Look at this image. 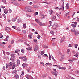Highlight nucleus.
<instances>
[{
  "label": "nucleus",
  "instance_id": "obj_1",
  "mask_svg": "<svg viewBox=\"0 0 79 79\" xmlns=\"http://www.w3.org/2000/svg\"><path fill=\"white\" fill-rule=\"evenodd\" d=\"M9 66L10 67H12V69H13L16 67V63L15 62L13 63L12 62H10L9 64Z\"/></svg>",
  "mask_w": 79,
  "mask_h": 79
},
{
  "label": "nucleus",
  "instance_id": "obj_2",
  "mask_svg": "<svg viewBox=\"0 0 79 79\" xmlns=\"http://www.w3.org/2000/svg\"><path fill=\"white\" fill-rule=\"evenodd\" d=\"M53 71H54V72L53 71H52L51 72V73H52L53 74H54V75H55V76L56 77L58 76V72L56 71V69H53Z\"/></svg>",
  "mask_w": 79,
  "mask_h": 79
},
{
  "label": "nucleus",
  "instance_id": "obj_3",
  "mask_svg": "<svg viewBox=\"0 0 79 79\" xmlns=\"http://www.w3.org/2000/svg\"><path fill=\"white\" fill-rule=\"evenodd\" d=\"M10 60H11L13 62V61H15V56H14V54H12L11 55Z\"/></svg>",
  "mask_w": 79,
  "mask_h": 79
},
{
  "label": "nucleus",
  "instance_id": "obj_4",
  "mask_svg": "<svg viewBox=\"0 0 79 79\" xmlns=\"http://www.w3.org/2000/svg\"><path fill=\"white\" fill-rule=\"evenodd\" d=\"M26 77L28 79H33L32 77L29 75H26Z\"/></svg>",
  "mask_w": 79,
  "mask_h": 79
},
{
  "label": "nucleus",
  "instance_id": "obj_5",
  "mask_svg": "<svg viewBox=\"0 0 79 79\" xmlns=\"http://www.w3.org/2000/svg\"><path fill=\"white\" fill-rule=\"evenodd\" d=\"M41 18L43 19V18H45V15L44 14H43L42 13H41L40 14Z\"/></svg>",
  "mask_w": 79,
  "mask_h": 79
},
{
  "label": "nucleus",
  "instance_id": "obj_6",
  "mask_svg": "<svg viewBox=\"0 0 79 79\" xmlns=\"http://www.w3.org/2000/svg\"><path fill=\"white\" fill-rule=\"evenodd\" d=\"M4 12L5 14H7L8 12V10L6 9H5L4 10Z\"/></svg>",
  "mask_w": 79,
  "mask_h": 79
},
{
  "label": "nucleus",
  "instance_id": "obj_7",
  "mask_svg": "<svg viewBox=\"0 0 79 79\" xmlns=\"http://www.w3.org/2000/svg\"><path fill=\"white\" fill-rule=\"evenodd\" d=\"M39 50V46H38L37 45H36L34 49V51H36L37 50Z\"/></svg>",
  "mask_w": 79,
  "mask_h": 79
},
{
  "label": "nucleus",
  "instance_id": "obj_8",
  "mask_svg": "<svg viewBox=\"0 0 79 79\" xmlns=\"http://www.w3.org/2000/svg\"><path fill=\"white\" fill-rule=\"evenodd\" d=\"M40 26H44V25H45V24L44 23H42L40 22V23H38Z\"/></svg>",
  "mask_w": 79,
  "mask_h": 79
},
{
  "label": "nucleus",
  "instance_id": "obj_9",
  "mask_svg": "<svg viewBox=\"0 0 79 79\" xmlns=\"http://www.w3.org/2000/svg\"><path fill=\"white\" fill-rule=\"evenodd\" d=\"M22 66L23 68H24L25 67H26V66H27V64H22Z\"/></svg>",
  "mask_w": 79,
  "mask_h": 79
},
{
  "label": "nucleus",
  "instance_id": "obj_10",
  "mask_svg": "<svg viewBox=\"0 0 79 79\" xmlns=\"http://www.w3.org/2000/svg\"><path fill=\"white\" fill-rule=\"evenodd\" d=\"M59 69H64V70H65L66 69V67H59Z\"/></svg>",
  "mask_w": 79,
  "mask_h": 79
},
{
  "label": "nucleus",
  "instance_id": "obj_11",
  "mask_svg": "<svg viewBox=\"0 0 79 79\" xmlns=\"http://www.w3.org/2000/svg\"><path fill=\"white\" fill-rule=\"evenodd\" d=\"M79 34V32L77 31H76L75 32V34L76 36L77 35H78Z\"/></svg>",
  "mask_w": 79,
  "mask_h": 79
},
{
  "label": "nucleus",
  "instance_id": "obj_12",
  "mask_svg": "<svg viewBox=\"0 0 79 79\" xmlns=\"http://www.w3.org/2000/svg\"><path fill=\"white\" fill-rule=\"evenodd\" d=\"M55 18H56V16H55L54 15H52V21H55Z\"/></svg>",
  "mask_w": 79,
  "mask_h": 79
},
{
  "label": "nucleus",
  "instance_id": "obj_13",
  "mask_svg": "<svg viewBox=\"0 0 79 79\" xmlns=\"http://www.w3.org/2000/svg\"><path fill=\"white\" fill-rule=\"evenodd\" d=\"M17 17H16V18H13V19H12V21H13V22L16 21V19H17Z\"/></svg>",
  "mask_w": 79,
  "mask_h": 79
},
{
  "label": "nucleus",
  "instance_id": "obj_14",
  "mask_svg": "<svg viewBox=\"0 0 79 79\" xmlns=\"http://www.w3.org/2000/svg\"><path fill=\"white\" fill-rule=\"evenodd\" d=\"M17 65H19L20 64V62H21V61L19 59L17 60Z\"/></svg>",
  "mask_w": 79,
  "mask_h": 79
},
{
  "label": "nucleus",
  "instance_id": "obj_15",
  "mask_svg": "<svg viewBox=\"0 0 79 79\" xmlns=\"http://www.w3.org/2000/svg\"><path fill=\"white\" fill-rule=\"evenodd\" d=\"M64 54H63L61 57V58L60 59L61 61H63V59H64Z\"/></svg>",
  "mask_w": 79,
  "mask_h": 79
},
{
  "label": "nucleus",
  "instance_id": "obj_16",
  "mask_svg": "<svg viewBox=\"0 0 79 79\" xmlns=\"http://www.w3.org/2000/svg\"><path fill=\"white\" fill-rule=\"evenodd\" d=\"M6 31H7L8 32H9L10 31H11V28H8V27H7V28L6 29Z\"/></svg>",
  "mask_w": 79,
  "mask_h": 79
},
{
  "label": "nucleus",
  "instance_id": "obj_17",
  "mask_svg": "<svg viewBox=\"0 0 79 79\" xmlns=\"http://www.w3.org/2000/svg\"><path fill=\"white\" fill-rule=\"evenodd\" d=\"M71 26H72V27H73V29H74V28H75L76 27V25H75L74 24H72L71 25Z\"/></svg>",
  "mask_w": 79,
  "mask_h": 79
},
{
  "label": "nucleus",
  "instance_id": "obj_18",
  "mask_svg": "<svg viewBox=\"0 0 79 79\" xmlns=\"http://www.w3.org/2000/svg\"><path fill=\"white\" fill-rule=\"evenodd\" d=\"M15 77L16 79H19V77L18 75H15Z\"/></svg>",
  "mask_w": 79,
  "mask_h": 79
},
{
  "label": "nucleus",
  "instance_id": "obj_19",
  "mask_svg": "<svg viewBox=\"0 0 79 79\" xmlns=\"http://www.w3.org/2000/svg\"><path fill=\"white\" fill-rule=\"evenodd\" d=\"M23 28L24 29L26 28V24H23Z\"/></svg>",
  "mask_w": 79,
  "mask_h": 79
},
{
  "label": "nucleus",
  "instance_id": "obj_20",
  "mask_svg": "<svg viewBox=\"0 0 79 79\" xmlns=\"http://www.w3.org/2000/svg\"><path fill=\"white\" fill-rule=\"evenodd\" d=\"M66 9H69V4H67L66 5Z\"/></svg>",
  "mask_w": 79,
  "mask_h": 79
},
{
  "label": "nucleus",
  "instance_id": "obj_21",
  "mask_svg": "<svg viewBox=\"0 0 79 79\" xmlns=\"http://www.w3.org/2000/svg\"><path fill=\"white\" fill-rule=\"evenodd\" d=\"M68 61L70 63H72V62H73L74 61V60H73V59H69L68 60Z\"/></svg>",
  "mask_w": 79,
  "mask_h": 79
},
{
  "label": "nucleus",
  "instance_id": "obj_22",
  "mask_svg": "<svg viewBox=\"0 0 79 79\" xmlns=\"http://www.w3.org/2000/svg\"><path fill=\"white\" fill-rule=\"evenodd\" d=\"M21 21H22V20L20 18H19L18 19L17 22L18 23H20V22H21Z\"/></svg>",
  "mask_w": 79,
  "mask_h": 79
},
{
  "label": "nucleus",
  "instance_id": "obj_23",
  "mask_svg": "<svg viewBox=\"0 0 79 79\" xmlns=\"http://www.w3.org/2000/svg\"><path fill=\"white\" fill-rule=\"evenodd\" d=\"M50 33L52 35H54V34H55V32H54V31H50Z\"/></svg>",
  "mask_w": 79,
  "mask_h": 79
},
{
  "label": "nucleus",
  "instance_id": "obj_24",
  "mask_svg": "<svg viewBox=\"0 0 79 79\" xmlns=\"http://www.w3.org/2000/svg\"><path fill=\"white\" fill-rule=\"evenodd\" d=\"M70 31L71 32L74 33L76 32V30L75 29H72Z\"/></svg>",
  "mask_w": 79,
  "mask_h": 79
},
{
  "label": "nucleus",
  "instance_id": "obj_25",
  "mask_svg": "<svg viewBox=\"0 0 79 79\" xmlns=\"http://www.w3.org/2000/svg\"><path fill=\"white\" fill-rule=\"evenodd\" d=\"M33 7L34 8H39V6H38L36 5H35Z\"/></svg>",
  "mask_w": 79,
  "mask_h": 79
},
{
  "label": "nucleus",
  "instance_id": "obj_26",
  "mask_svg": "<svg viewBox=\"0 0 79 79\" xmlns=\"http://www.w3.org/2000/svg\"><path fill=\"white\" fill-rule=\"evenodd\" d=\"M23 61H25V62H26V61H27V58H25V59H24L23 60Z\"/></svg>",
  "mask_w": 79,
  "mask_h": 79
},
{
  "label": "nucleus",
  "instance_id": "obj_27",
  "mask_svg": "<svg viewBox=\"0 0 79 79\" xmlns=\"http://www.w3.org/2000/svg\"><path fill=\"white\" fill-rule=\"evenodd\" d=\"M78 53H79L78 52H77L76 54L74 56H76V57H77V56H78Z\"/></svg>",
  "mask_w": 79,
  "mask_h": 79
},
{
  "label": "nucleus",
  "instance_id": "obj_28",
  "mask_svg": "<svg viewBox=\"0 0 79 79\" xmlns=\"http://www.w3.org/2000/svg\"><path fill=\"white\" fill-rule=\"evenodd\" d=\"M27 11H28V12H33L34 11L32 10H31V9H29Z\"/></svg>",
  "mask_w": 79,
  "mask_h": 79
},
{
  "label": "nucleus",
  "instance_id": "obj_29",
  "mask_svg": "<svg viewBox=\"0 0 79 79\" xmlns=\"http://www.w3.org/2000/svg\"><path fill=\"white\" fill-rule=\"evenodd\" d=\"M38 15V12H36L35 14H34V16H36L37 15Z\"/></svg>",
  "mask_w": 79,
  "mask_h": 79
},
{
  "label": "nucleus",
  "instance_id": "obj_30",
  "mask_svg": "<svg viewBox=\"0 0 79 79\" xmlns=\"http://www.w3.org/2000/svg\"><path fill=\"white\" fill-rule=\"evenodd\" d=\"M70 49H68L67 50V54H69V52L70 51Z\"/></svg>",
  "mask_w": 79,
  "mask_h": 79
},
{
  "label": "nucleus",
  "instance_id": "obj_31",
  "mask_svg": "<svg viewBox=\"0 0 79 79\" xmlns=\"http://www.w3.org/2000/svg\"><path fill=\"white\" fill-rule=\"evenodd\" d=\"M20 51V50H19V49H18L16 50L15 52V53H18V52H19Z\"/></svg>",
  "mask_w": 79,
  "mask_h": 79
},
{
  "label": "nucleus",
  "instance_id": "obj_32",
  "mask_svg": "<svg viewBox=\"0 0 79 79\" xmlns=\"http://www.w3.org/2000/svg\"><path fill=\"white\" fill-rule=\"evenodd\" d=\"M2 16H3L4 17V18L5 19H6V16H5V14H2Z\"/></svg>",
  "mask_w": 79,
  "mask_h": 79
},
{
  "label": "nucleus",
  "instance_id": "obj_33",
  "mask_svg": "<svg viewBox=\"0 0 79 79\" xmlns=\"http://www.w3.org/2000/svg\"><path fill=\"white\" fill-rule=\"evenodd\" d=\"M24 71H22V74L20 75V77H21L22 76H23V75H24Z\"/></svg>",
  "mask_w": 79,
  "mask_h": 79
},
{
  "label": "nucleus",
  "instance_id": "obj_34",
  "mask_svg": "<svg viewBox=\"0 0 79 79\" xmlns=\"http://www.w3.org/2000/svg\"><path fill=\"white\" fill-rule=\"evenodd\" d=\"M44 53H45V51H41V55H44Z\"/></svg>",
  "mask_w": 79,
  "mask_h": 79
},
{
  "label": "nucleus",
  "instance_id": "obj_35",
  "mask_svg": "<svg viewBox=\"0 0 79 79\" xmlns=\"http://www.w3.org/2000/svg\"><path fill=\"white\" fill-rule=\"evenodd\" d=\"M13 4L14 5H16L18 4V2H13Z\"/></svg>",
  "mask_w": 79,
  "mask_h": 79
},
{
  "label": "nucleus",
  "instance_id": "obj_36",
  "mask_svg": "<svg viewBox=\"0 0 79 79\" xmlns=\"http://www.w3.org/2000/svg\"><path fill=\"white\" fill-rule=\"evenodd\" d=\"M69 12L68 13H66L65 15H64V16H67V15H69Z\"/></svg>",
  "mask_w": 79,
  "mask_h": 79
},
{
  "label": "nucleus",
  "instance_id": "obj_37",
  "mask_svg": "<svg viewBox=\"0 0 79 79\" xmlns=\"http://www.w3.org/2000/svg\"><path fill=\"white\" fill-rule=\"evenodd\" d=\"M35 21H36V22H37V23H38L39 24L40 22V21H39V20L38 19H36L35 20Z\"/></svg>",
  "mask_w": 79,
  "mask_h": 79
},
{
  "label": "nucleus",
  "instance_id": "obj_38",
  "mask_svg": "<svg viewBox=\"0 0 79 79\" xmlns=\"http://www.w3.org/2000/svg\"><path fill=\"white\" fill-rule=\"evenodd\" d=\"M65 39V37H63L62 39V41H64V40Z\"/></svg>",
  "mask_w": 79,
  "mask_h": 79
},
{
  "label": "nucleus",
  "instance_id": "obj_39",
  "mask_svg": "<svg viewBox=\"0 0 79 79\" xmlns=\"http://www.w3.org/2000/svg\"><path fill=\"white\" fill-rule=\"evenodd\" d=\"M32 49V48L31 47H30L28 48V50H31Z\"/></svg>",
  "mask_w": 79,
  "mask_h": 79
},
{
  "label": "nucleus",
  "instance_id": "obj_40",
  "mask_svg": "<svg viewBox=\"0 0 79 79\" xmlns=\"http://www.w3.org/2000/svg\"><path fill=\"white\" fill-rule=\"evenodd\" d=\"M74 45H75V48H77V46H78V45L77 44H74Z\"/></svg>",
  "mask_w": 79,
  "mask_h": 79
},
{
  "label": "nucleus",
  "instance_id": "obj_41",
  "mask_svg": "<svg viewBox=\"0 0 79 79\" xmlns=\"http://www.w3.org/2000/svg\"><path fill=\"white\" fill-rule=\"evenodd\" d=\"M45 65L46 66H50V63H46L45 64Z\"/></svg>",
  "mask_w": 79,
  "mask_h": 79
},
{
  "label": "nucleus",
  "instance_id": "obj_42",
  "mask_svg": "<svg viewBox=\"0 0 79 79\" xmlns=\"http://www.w3.org/2000/svg\"><path fill=\"white\" fill-rule=\"evenodd\" d=\"M21 51L22 53H24V49H21Z\"/></svg>",
  "mask_w": 79,
  "mask_h": 79
},
{
  "label": "nucleus",
  "instance_id": "obj_43",
  "mask_svg": "<svg viewBox=\"0 0 79 79\" xmlns=\"http://www.w3.org/2000/svg\"><path fill=\"white\" fill-rule=\"evenodd\" d=\"M9 11L10 12V13H11V12H12V10L10 9H9Z\"/></svg>",
  "mask_w": 79,
  "mask_h": 79
},
{
  "label": "nucleus",
  "instance_id": "obj_44",
  "mask_svg": "<svg viewBox=\"0 0 79 79\" xmlns=\"http://www.w3.org/2000/svg\"><path fill=\"white\" fill-rule=\"evenodd\" d=\"M52 45L53 46H55L56 45V43H53Z\"/></svg>",
  "mask_w": 79,
  "mask_h": 79
},
{
  "label": "nucleus",
  "instance_id": "obj_45",
  "mask_svg": "<svg viewBox=\"0 0 79 79\" xmlns=\"http://www.w3.org/2000/svg\"><path fill=\"white\" fill-rule=\"evenodd\" d=\"M51 60V56L50 54H49V60Z\"/></svg>",
  "mask_w": 79,
  "mask_h": 79
},
{
  "label": "nucleus",
  "instance_id": "obj_46",
  "mask_svg": "<svg viewBox=\"0 0 79 79\" xmlns=\"http://www.w3.org/2000/svg\"><path fill=\"white\" fill-rule=\"evenodd\" d=\"M30 8V7L29 6H27V7H26L25 8L26 9H27V10H28V9H29Z\"/></svg>",
  "mask_w": 79,
  "mask_h": 79
},
{
  "label": "nucleus",
  "instance_id": "obj_47",
  "mask_svg": "<svg viewBox=\"0 0 79 79\" xmlns=\"http://www.w3.org/2000/svg\"><path fill=\"white\" fill-rule=\"evenodd\" d=\"M22 32L23 33H24V34H25V33H26V30H23L22 31Z\"/></svg>",
  "mask_w": 79,
  "mask_h": 79
},
{
  "label": "nucleus",
  "instance_id": "obj_48",
  "mask_svg": "<svg viewBox=\"0 0 79 79\" xmlns=\"http://www.w3.org/2000/svg\"><path fill=\"white\" fill-rule=\"evenodd\" d=\"M40 64H43V66H44V63L43 62H41L40 63Z\"/></svg>",
  "mask_w": 79,
  "mask_h": 79
},
{
  "label": "nucleus",
  "instance_id": "obj_49",
  "mask_svg": "<svg viewBox=\"0 0 79 79\" xmlns=\"http://www.w3.org/2000/svg\"><path fill=\"white\" fill-rule=\"evenodd\" d=\"M34 41L35 42H37V40L35 39H34Z\"/></svg>",
  "mask_w": 79,
  "mask_h": 79
},
{
  "label": "nucleus",
  "instance_id": "obj_50",
  "mask_svg": "<svg viewBox=\"0 0 79 79\" xmlns=\"http://www.w3.org/2000/svg\"><path fill=\"white\" fill-rule=\"evenodd\" d=\"M49 23H50V26H52V21H49Z\"/></svg>",
  "mask_w": 79,
  "mask_h": 79
},
{
  "label": "nucleus",
  "instance_id": "obj_51",
  "mask_svg": "<svg viewBox=\"0 0 79 79\" xmlns=\"http://www.w3.org/2000/svg\"><path fill=\"white\" fill-rule=\"evenodd\" d=\"M30 39H32V36L31 35H30L28 36Z\"/></svg>",
  "mask_w": 79,
  "mask_h": 79
},
{
  "label": "nucleus",
  "instance_id": "obj_52",
  "mask_svg": "<svg viewBox=\"0 0 79 79\" xmlns=\"http://www.w3.org/2000/svg\"><path fill=\"white\" fill-rule=\"evenodd\" d=\"M33 25L35 26H37V25L35 23L33 24Z\"/></svg>",
  "mask_w": 79,
  "mask_h": 79
},
{
  "label": "nucleus",
  "instance_id": "obj_53",
  "mask_svg": "<svg viewBox=\"0 0 79 79\" xmlns=\"http://www.w3.org/2000/svg\"><path fill=\"white\" fill-rule=\"evenodd\" d=\"M16 26H12V28H13V29H16Z\"/></svg>",
  "mask_w": 79,
  "mask_h": 79
},
{
  "label": "nucleus",
  "instance_id": "obj_54",
  "mask_svg": "<svg viewBox=\"0 0 79 79\" xmlns=\"http://www.w3.org/2000/svg\"><path fill=\"white\" fill-rule=\"evenodd\" d=\"M19 59H21V60H23V57H19Z\"/></svg>",
  "mask_w": 79,
  "mask_h": 79
},
{
  "label": "nucleus",
  "instance_id": "obj_55",
  "mask_svg": "<svg viewBox=\"0 0 79 79\" xmlns=\"http://www.w3.org/2000/svg\"><path fill=\"white\" fill-rule=\"evenodd\" d=\"M1 8H3V9H4V8H5V6H1Z\"/></svg>",
  "mask_w": 79,
  "mask_h": 79
},
{
  "label": "nucleus",
  "instance_id": "obj_56",
  "mask_svg": "<svg viewBox=\"0 0 79 79\" xmlns=\"http://www.w3.org/2000/svg\"><path fill=\"white\" fill-rule=\"evenodd\" d=\"M53 11H50V14L51 15H52V13H53Z\"/></svg>",
  "mask_w": 79,
  "mask_h": 79
},
{
  "label": "nucleus",
  "instance_id": "obj_57",
  "mask_svg": "<svg viewBox=\"0 0 79 79\" xmlns=\"http://www.w3.org/2000/svg\"><path fill=\"white\" fill-rule=\"evenodd\" d=\"M44 48H48V46H44Z\"/></svg>",
  "mask_w": 79,
  "mask_h": 79
},
{
  "label": "nucleus",
  "instance_id": "obj_58",
  "mask_svg": "<svg viewBox=\"0 0 79 79\" xmlns=\"http://www.w3.org/2000/svg\"><path fill=\"white\" fill-rule=\"evenodd\" d=\"M69 47H72V46L71 45V44H70L69 45Z\"/></svg>",
  "mask_w": 79,
  "mask_h": 79
},
{
  "label": "nucleus",
  "instance_id": "obj_59",
  "mask_svg": "<svg viewBox=\"0 0 79 79\" xmlns=\"http://www.w3.org/2000/svg\"><path fill=\"white\" fill-rule=\"evenodd\" d=\"M38 56L39 58H40V59L41 58V56H40V55H38Z\"/></svg>",
  "mask_w": 79,
  "mask_h": 79
},
{
  "label": "nucleus",
  "instance_id": "obj_60",
  "mask_svg": "<svg viewBox=\"0 0 79 79\" xmlns=\"http://www.w3.org/2000/svg\"><path fill=\"white\" fill-rule=\"evenodd\" d=\"M3 53L4 55H5V51H4L3 50Z\"/></svg>",
  "mask_w": 79,
  "mask_h": 79
},
{
  "label": "nucleus",
  "instance_id": "obj_61",
  "mask_svg": "<svg viewBox=\"0 0 79 79\" xmlns=\"http://www.w3.org/2000/svg\"><path fill=\"white\" fill-rule=\"evenodd\" d=\"M52 58L53 60V61H55V60L54 59L53 56L52 57Z\"/></svg>",
  "mask_w": 79,
  "mask_h": 79
},
{
  "label": "nucleus",
  "instance_id": "obj_62",
  "mask_svg": "<svg viewBox=\"0 0 79 79\" xmlns=\"http://www.w3.org/2000/svg\"><path fill=\"white\" fill-rule=\"evenodd\" d=\"M37 38L38 39H40V36L38 35Z\"/></svg>",
  "mask_w": 79,
  "mask_h": 79
},
{
  "label": "nucleus",
  "instance_id": "obj_63",
  "mask_svg": "<svg viewBox=\"0 0 79 79\" xmlns=\"http://www.w3.org/2000/svg\"><path fill=\"white\" fill-rule=\"evenodd\" d=\"M48 79H52V78H51V77H50V76H48Z\"/></svg>",
  "mask_w": 79,
  "mask_h": 79
},
{
  "label": "nucleus",
  "instance_id": "obj_64",
  "mask_svg": "<svg viewBox=\"0 0 79 79\" xmlns=\"http://www.w3.org/2000/svg\"><path fill=\"white\" fill-rule=\"evenodd\" d=\"M77 21L78 22L79 21V18L77 19Z\"/></svg>",
  "mask_w": 79,
  "mask_h": 79
}]
</instances>
